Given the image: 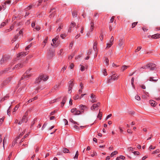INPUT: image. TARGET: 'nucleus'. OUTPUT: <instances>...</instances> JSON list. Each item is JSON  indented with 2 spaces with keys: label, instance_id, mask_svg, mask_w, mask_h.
I'll list each match as a JSON object with an SVG mask.
<instances>
[{
  "label": "nucleus",
  "instance_id": "8fccbe9b",
  "mask_svg": "<svg viewBox=\"0 0 160 160\" xmlns=\"http://www.w3.org/2000/svg\"><path fill=\"white\" fill-rule=\"evenodd\" d=\"M155 148V147H152V145H151L149 148V149L151 150V149H154Z\"/></svg>",
  "mask_w": 160,
  "mask_h": 160
},
{
  "label": "nucleus",
  "instance_id": "aec40b11",
  "mask_svg": "<svg viewBox=\"0 0 160 160\" xmlns=\"http://www.w3.org/2000/svg\"><path fill=\"white\" fill-rule=\"evenodd\" d=\"M8 20H7L5 22L2 23L0 26V28H2V27H4L6 24V23H8Z\"/></svg>",
  "mask_w": 160,
  "mask_h": 160
},
{
  "label": "nucleus",
  "instance_id": "de8ad7c7",
  "mask_svg": "<svg viewBox=\"0 0 160 160\" xmlns=\"http://www.w3.org/2000/svg\"><path fill=\"white\" fill-rule=\"evenodd\" d=\"M32 46V44H30L28 45L27 47L26 48V50H27L29 48L31 47Z\"/></svg>",
  "mask_w": 160,
  "mask_h": 160
},
{
  "label": "nucleus",
  "instance_id": "864d4df0",
  "mask_svg": "<svg viewBox=\"0 0 160 160\" xmlns=\"http://www.w3.org/2000/svg\"><path fill=\"white\" fill-rule=\"evenodd\" d=\"M114 18H115V16H113L110 19V22H113L114 21Z\"/></svg>",
  "mask_w": 160,
  "mask_h": 160
},
{
  "label": "nucleus",
  "instance_id": "2eb2a0df",
  "mask_svg": "<svg viewBox=\"0 0 160 160\" xmlns=\"http://www.w3.org/2000/svg\"><path fill=\"white\" fill-rule=\"evenodd\" d=\"M152 38L154 39H157L160 37V35L158 34H156L152 36Z\"/></svg>",
  "mask_w": 160,
  "mask_h": 160
},
{
  "label": "nucleus",
  "instance_id": "412c9836",
  "mask_svg": "<svg viewBox=\"0 0 160 160\" xmlns=\"http://www.w3.org/2000/svg\"><path fill=\"white\" fill-rule=\"evenodd\" d=\"M83 111H77L74 114V115H79L80 114L82 113H83Z\"/></svg>",
  "mask_w": 160,
  "mask_h": 160
},
{
  "label": "nucleus",
  "instance_id": "69168bd1",
  "mask_svg": "<svg viewBox=\"0 0 160 160\" xmlns=\"http://www.w3.org/2000/svg\"><path fill=\"white\" fill-rule=\"evenodd\" d=\"M30 70H27L24 74H31L30 73Z\"/></svg>",
  "mask_w": 160,
  "mask_h": 160
},
{
  "label": "nucleus",
  "instance_id": "79ce46f5",
  "mask_svg": "<svg viewBox=\"0 0 160 160\" xmlns=\"http://www.w3.org/2000/svg\"><path fill=\"white\" fill-rule=\"evenodd\" d=\"M17 139H16V140H15L12 142V147H13L14 145L15 144V143H16L17 142Z\"/></svg>",
  "mask_w": 160,
  "mask_h": 160
},
{
  "label": "nucleus",
  "instance_id": "a211bd4d",
  "mask_svg": "<svg viewBox=\"0 0 160 160\" xmlns=\"http://www.w3.org/2000/svg\"><path fill=\"white\" fill-rule=\"evenodd\" d=\"M79 108H80L81 110H83L87 108V107L86 106L83 105H80Z\"/></svg>",
  "mask_w": 160,
  "mask_h": 160
},
{
  "label": "nucleus",
  "instance_id": "6e6552de",
  "mask_svg": "<svg viewBox=\"0 0 160 160\" xmlns=\"http://www.w3.org/2000/svg\"><path fill=\"white\" fill-rule=\"evenodd\" d=\"M54 51L53 50L50 49L49 50L48 56V58L50 59L52 57L54 56Z\"/></svg>",
  "mask_w": 160,
  "mask_h": 160
},
{
  "label": "nucleus",
  "instance_id": "f704fd0d",
  "mask_svg": "<svg viewBox=\"0 0 160 160\" xmlns=\"http://www.w3.org/2000/svg\"><path fill=\"white\" fill-rule=\"evenodd\" d=\"M66 99H67V98L65 97L62 100L61 102V103H62V104H64L66 102Z\"/></svg>",
  "mask_w": 160,
  "mask_h": 160
},
{
  "label": "nucleus",
  "instance_id": "4468645a",
  "mask_svg": "<svg viewBox=\"0 0 160 160\" xmlns=\"http://www.w3.org/2000/svg\"><path fill=\"white\" fill-rule=\"evenodd\" d=\"M91 98L92 99V100H91V102H92L93 103L97 101V100L95 98V95H94L93 94H91Z\"/></svg>",
  "mask_w": 160,
  "mask_h": 160
},
{
  "label": "nucleus",
  "instance_id": "5701e85b",
  "mask_svg": "<svg viewBox=\"0 0 160 160\" xmlns=\"http://www.w3.org/2000/svg\"><path fill=\"white\" fill-rule=\"evenodd\" d=\"M28 121V118L27 117H25L24 116H23V117L22 118V121H24L25 122H27Z\"/></svg>",
  "mask_w": 160,
  "mask_h": 160
},
{
  "label": "nucleus",
  "instance_id": "09e8293b",
  "mask_svg": "<svg viewBox=\"0 0 160 160\" xmlns=\"http://www.w3.org/2000/svg\"><path fill=\"white\" fill-rule=\"evenodd\" d=\"M96 45H97V43L96 42H95L94 44V46H93V49L95 51H96Z\"/></svg>",
  "mask_w": 160,
  "mask_h": 160
},
{
  "label": "nucleus",
  "instance_id": "49530a36",
  "mask_svg": "<svg viewBox=\"0 0 160 160\" xmlns=\"http://www.w3.org/2000/svg\"><path fill=\"white\" fill-rule=\"evenodd\" d=\"M64 122L65 123V125H68V122L67 120L65 119H64Z\"/></svg>",
  "mask_w": 160,
  "mask_h": 160
},
{
  "label": "nucleus",
  "instance_id": "dca6fc26",
  "mask_svg": "<svg viewBox=\"0 0 160 160\" xmlns=\"http://www.w3.org/2000/svg\"><path fill=\"white\" fill-rule=\"evenodd\" d=\"M149 103L152 106L155 107L156 105V103L155 101L152 100H150Z\"/></svg>",
  "mask_w": 160,
  "mask_h": 160
},
{
  "label": "nucleus",
  "instance_id": "58836bf2",
  "mask_svg": "<svg viewBox=\"0 0 160 160\" xmlns=\"http://www.w3.org/2000/svg\"><path fill=\"white\" fill-rule=\"evenodd\" d=\"M11 3V1L10 0H8L5 2L4 3V4L6 5V4H10Z\"/></svg>",
  "mask_w": 160,
  "mask_h": 160
},
{
  "label": "nucleus",
  "instance_id": "72a5a7b5",
  "mask_svg": "<svg viewBox=\"0 0 160 160\" xmlns=\"http://www.w3.org/2000/svg\"><path fill=\"white\" fill-rule=\"evenodd\" d=\"M62 25H60L59 28L57 29L56 32H59L61 31V29L62 28Z\"/></svg>",
  "mask_w": 160,
  "mask_h": 160
},
{
  "label": "nucleus",
  "instance_id": "6e6d98bb",
  "mask_svg": "<svg viewBox=\"0 0 160 160\" xmlns=\"http://www.w3.org/2000/svg\"><path fill=\"white\" fill-rule=\"evenodd\" d=\"M79 98V96L78 95H76V96H74L73 97V98L75 100H76V99H78Z\"/></svg>",
  "mask_w": 160,
  "mask_h": 160
},
{
  "label": "nucleus",
  "instance_id": "13d9d810",
  "mask_svg": "<svg viewBox=\"0 0 160 160\" xmlns=\"http://www.w3.org/2000/svg\"><path fill=\"white\" fill-rule=\"evenodd\" d=\"M35 29L37 30H38V31L40 29V27L38 26H36V27L35 28Z\"/></svg>",
  "mask_w": 160,
  "mask_h": 160
},
{
  "label": "nucleus",
  "instance_id": "20e7f679",
  "mask_svg": "<svg viewBox=\"0 0 160 160\" xmlns=\"http://www.w3.org/2000/svg\"><path fill=\"white\" fill-rule=\"evenodd\" d=\"M119 76H117L115 74H113L112 76L109 77V78L108 80L107 81L108 83H110V80H116L118 79Z\"/></svg>",
  "mask_w": 160,
  "mask_h": 160
},
{
  "label": "nucleus",
  "instance_id": "603ef678",
  "mask_svg": "<svg viewBox=\"0 0 160 160\" xmlns=\"http://www.w3.org/2000/svg\"><path fill=\"white\" fill-rule=\"evenodd\" d=\"M135 155H138L139 154V152L138 151H135L134 152H132Z\"/></svg>",
  "mask_w": 160,
  "mask_h": 160
},
{
  "label": "nucleus",
  "instance_id": "e433bc0d",
  "mask_svg": "<svg viewBox=\"0 0 160 160\" xmlns=\"http://www.w3.org/2000/svg\"><path fill=\"white\" fill-rule=\"evenodd\" d=\"M160 150L158 149H157L155 151H153V152H152V154H155V153H158L159 152Z\"/></svg>",
  "mask_w": 160,
  "mask_h": 160
},
{
  "label": "nucleus",
  "instance_id": "a878e982",
  "mask_svg": "<svg viewBox=\"0 0 160 160\" xmlns=\"http://www.w3.org/2000/svg\"><path fill=\"white\" fill-rule=\"evenodd\" d=\"M118 153V152L117 151H114V152H112L111 154V157H113L116 154Z\"/></svg>",
  "mask_w": 160,
  "mask_h": 160
},
{
  "label": "nucleus",
  "instance_id": "1a4fd4ad",
  "mask_svg": "<svg viewBox=\"0 0 160 160\" xmlns=\"http://www.w3.org/2000/svg\"><path fill=\"white\" fill-rule=\"evenodd\" d=\"M31 74H24V75L22 76L21 79L23 80V79H25L26 80H27L29 78V77H31Z\"/></svg>",
  "mask_w": 160,
  "mask_h": 160
},
{
  "label": "nucleus",
  "instance_id": "9d476101",
  "mask_svg": "<svg viewBox=\"0 0 160 160\" xmlns=\"http://www.w3.org/2000/svg\"><path fill=\"white\" fill-rule=\"evenodd\" d=\"M2 58L3 59V61H4L6 63L11 59V57L9 55H5Z\"/></svg>",
  "mask_w": 160,
  "mask_h": 160
},
{
  "label": "nucleus",
  "instance_id": "4c0bfd02",
  "mask_svg": "<svg viewBox=\"0 0 160 160\" xmlns=\"http://www.w3.org/2000/svg\"><path fill=\"white\" fill-rule=\"evenodd\" d=\"M138 23V22H134L132 23V28H134L135 26L137 25Z\"/></svg>",
  "mask_w": 160,
  "mask_h": 160
},
{
  "label": "nucleus",
  "instance_id": "4d7b16f0",
  "mask_svg": "<svg viewBox=\"0 0 160 160\" xmlns=\"http://www.w3.org/2000/svg\"><path fill=\"white\" fill-rule=\"evenodd\" d=\"M11 108V106H10L9 107V109L7 111V114L8 115H9V116H10V111L9 110V109L10 108Z\"/></svg>",
  "mask_w": 160,
  "mask_h": 160
},
{
  "label": "nucleus",
  "instance_id": "ddd939ff",
  "mask_svg": "<svg viewBox=\"0 0 160 160\" xmlns=\"http://www.w3.org/2000/svg\"><path fill=\"white\" fill-rule=\"evenodd\" d=\"M52 41L53 43H51V45L53 47H57L59 43L58 42H57V43H56V41L54 40H52Z\"/></svg>",
  "mask_w": 160,
  "mask_h": 160
},
{
  "label": "nucleus",
  "instance_id": "a19ab883",
  "mask_svg": "<svg viewBox=\"0 0 160 160\" xmlns=\"http://www.w3.org/2000/svg\"><path fill=\"white\" fill-rule=\"evenodd\" d=\"M103 75L105 76H106L107 75L106 69H105L103 70Z\"/></svg>",
  "mask_w": 160,
  "mask_h": 160
},
{
  "label": "nucleus",
  "instance_id": "c756f323",
  "mask_svg": "<svg viewBox=\"0 0 160 160\" xmlns=\"http://www.w3.org/2000/svg\"><path fill=\"white\" fill-rule=\"evenodd\" d=\"M78 151H77L76 152V154H75V156L73 158L74 159L76 158L77 159V158H78Z\"/></svg>",
  "mask_w": 160,
  "mask_h": 160
},
{
  "label": "nucleus",
  "instance_id": "3c124183",
  "mask_svg": "<svg viewBox=\"0 0 160 160\" xmlns=\"http://www.w3.org/2000/svg\"><path fill=\"white\" fill-rule=\"evenodd\" d=\"M76 108H73V109H72L71 110V112L72 113L74 112L76 110Z\"/></svg>",
  "mask_w": 160,
  "mask_h": 160
},
{
  "label": "nucleus",
  "instance_id": "cd10ccee",
  "mask_svg": "<svg viewBox=\"0 0 160 160\" xmlns=\"http://www.w3.org/2000/svg\"><path fill=\"white\" fill-rule=\"evenodd\" d=\"M72 15L73 18L76 17H77V12L75 11H73L72 12Z\"/></svg>",
  "mask_w": 160,
  "mask_h": 160
},
{
  "label": "nucleus",
  "instance_id": "c85d7f7f",
  "mask_svg": "<svg viewBox=\"0 0 160 160\" xmlns=\"http://www.w3.org/2000/svg\"><path fill=\"white\" fill-rule=\"evenodd\" d=\"M19 108V106L18 105H16L15 107L14 108V109L13 110L12 113L14 114V112L16 111Z\"/></svg>",
  "mask_w": 160,
  "mask_h": 160
},
{
  "label": "nucleus",
  "instance_id": "7c9ffc66",
  "mask_svg": "<svg viewBox=\"0 0 160 160\" xmlns=\"http://www.w3.org/2000/svg\"><path fill=\"white\" fill-rule=\"evenodd\" d=\"M59 85H55L54 87L52 88V91H53L54 90H56L57 88H58L59 87Z\"/></svg>",
  "mask_w": 160,
  "mask_h": 160
},
{
  "label": "nucleus",
  "instance_id": "9b49d317",
  "mask_svg": "<svg viewBox=\"0 0 160 160\" xmlns=\"http://www.w3.org/2000/svg\"><path fill=\"white\" fill-rule=\"evenodd\" d=\"M55 9L53 8L51 9L50 13V14L49 16V17L50 18H52V17H53L55 15Z\"/></svg>",
  "mask_w": 160,
  "mask_h": 160
},
{
  "label": "nucleus",
  "instance_id": "774afa93",
  "mask_svg": "<svg viewBox=\"0 0 160 160\" xmlns=\"http://www.w3.org/2000/svg\"><path fill=\"white\" fill-rule=\"evenodd\" d=\"M112 115L111 114H110L108 115L106 118V120H107L108 118H110L112 116Z\"/></svg>",
  "mask_w": 160,
  "mask_h": 160
},
{
  "label": "nucleus",
  "instance_id": "473e14b6",
  "mask_svg": "<svg viewBox=\"0 0 160 160\" xmlns=\"http://www.w3.org/2000/svg\"><path fill=\"white\" fill-rule=\"evenodd\" d=\"M63 151L64 153H68L69 152V150L66 148H64L63 149Z\"/></svg>",
  "mask_w": 160,
  "mask_h": 160
},
{
  "label": "nucleus",
  "instance_id": "b1692460",
  "mask_svg": "<svg viewBox=\"0 0 160 160\" xmlns=\"http://www.w3.org/2000/svg\"><path fill=\"white\" fill-rule=\"evenodd\" d=\"M19 36V35L18 34H17V35L14 36L13 39L12 40V43H13L15 41H16V40L17 39Z\"/></svg>",
  "mask_w": 160,
  "mask_h": 160
},
{
  "label": "nucleus",
  "instance_id": "680f3d73",
  "mask_svg": "<svg viewBox=\"0 0 160 160\" xmlns=\"http://www.w3.org/2000/svg\"><path fill=\"white\" fill-rule=\"evenodd\" d=\"M59 38L58 36H57L55 38L53 39L52 40H54L55 41H57Z\"/></svg>",
  "mask_w": 160,
  "mask_h": 160
},
{
  "label": "nucleus",
  "instance_id": "ea45409f",
  "mask_svg": "<svg viewBox=\"0 0 160 160\" xmlns=\"http://www.w3.org/2000/svg\"><path fill=\"white\" fill-rule=\"evenodd\" d=\"M135 98L138 100V101H139L141 99V98H140V97L138 95H136L135 97Z\"/></svg>",
  "mask_w": 160,
  "mask_h": 160
},
{
  "label": "nucleus",
  "instance_id": "a18cd8bd",
  "mask_svg": "<svg viewBox=\"0 0 160 160\" xmlns=\"http://www.w3.org/2000/svg\"><path fill=\"white\" fill-rule=\"evenodd\" d=\"M142 48L141 47H138L135 50V52H137L139 50H140Z\"/></svg>",
  "mask_w": 160,
  "mask_h": 160
},
{
  "label": "nucleus",
  "instance_id": "5fc2aeb1",
  "mask_svg": "<svg viewBox=\"0 0 160 160\" xmlns=\"http://www.w3.org/2000/svg\"><path fill=\"white\" fill-rule=\"evenodd\" d=\"M80 69L82 71H84L85 70L84 67L83 66L81 65Z\"/></svg>",
  "mask_w": 160,
  "mask_h": 160
},
{
  "label": "nucleus",
  "instance_id": "338daca9",
  "mask_svg": "<svg viewBox=\"0 0 160 160\" xmlns=\"http://www.w3.org/2000/svg\"><path fill=\"white\" fill-rule=\"evenodd\" d=\"M133 148L132 147H129L128 148V150L129 151H132L133 150Z\"/></svg>",
  "mask_w": 160,
  "mask_h": 160
},
{
  "label": "nucleus",
  "instance_id": "f3484780",
  "mask_svg": "<svg viewBox=\"0 0 160 160\" xmlns=\"http://www.w3.org/2000/svg\"><path fill=\"white\" fill-rule=\"evenodd\" d=\"M129 67V66L123 65L122 67L121 68V70L123 72L125 70Z\"/></svg>",
  "mask_w": 160,
  "mask_h": 160
},
{
  "label": "nucleus",
  "instance_id": "37998d69",
  "mask_svg": "<svg viewBox=\"0 0 160 160\" xmlns=\"http://www.w3.org/2000/svg\"><path fill=\"white\" fill-rule=\"evenodd\" d=\"M66 37V35L65 34H62L60 35V37L62 39H64Z\"/></svg>",
  "mask_w": 160,
  "mask_h": 160
},
{
  "label": "nucleus",
  "instance_id": "4be33fe9",
  "mask_svg": "<svg viewBox=\"0 0 160 160\" xmlns=\"http://www.w3.org/2000/svg\"><path fill=\"white\" fill-rule=\"evenodd\" d=\"M153 77H150L149 78V81H150L156 82L158 80V79H154Z\"/></svg>",
  "mask_w": 160,
  "mask_h": 160
},
{
  "label": "nucleus",
  "instance_id": "c9c22d12",
  "mask_svg": "<svg viewBox=\"0 0 160 160\" xmlns=\"http://www.w3.org/2000/svg\"><path fill=\"white\" fill-rule=\"evenodd\" d=\"M73 81H74V80L73 79L71 80V84H70L71 89L73 86L74 84L73 83Z\"/></svg>",
  "mask_w": 160,
  "mask_h": 160
},
{
  "label": "nucleus",
  "instance_id": "6ab92c4d",
  "mask_svg": "<svg viewBox=\"0 0 160 160\" xmlns=\"http://www.w3.org/2000/svg\"><path fill=\"white\" fill-rule=\"evenodd\" d=\"M102 112L100 111V110H99V113L97 116V117L98 118H99V119L101 120L102 119Z\"/></svg>",
  "mask_w": 160,
  "mask_h": 160
},
{
  "label": "nucleus",
  "instance_id": "0eeeda50",
  "mask_svg": "<svg viewBox=\"0 0 160 160\" xmlns=\"http://www.w3.org/2000/svg\"><path fill=\"white\" fill-rule=\"evenodd\" d=\"M100 105V102H98L97 104H94L91 107V109L93 111L95 109L97 110L98 108V107Z\"/></svg>",
  "mask_w": 160,
  "mask_h": 160
},
{
  "label": "nucleus",
  "instance_id": "f8f14e48",
  "mask_svg": "<svg viewBox=\"0 0 160 160\" xmlns=\"http://www.w3.org/2000/svg\"><path fill=\"white\" fill-rule=\"evenodd\" d=\"M12 78V77H9L7 78L3 82V84L6 85L11 80Z\"/></svg>",
  "mask_w": 160,
  "mask_h": 160
},
{
  "label": "nucleus",
  "instance_id": "e2e57ef3",
  "mask_svg": "<svg viewBox=\"0 0 160 160\" xmlns=\"http://www.w3.org/2000/svg\"><path fill=\"white\" fill-rule=\"evenodd\" d=\"M48 40V37H47L46 38V39L43 41V42L44 43H46L47 42V41Z\"/></svg>",
  "mask_w": 160,
  "mask_h": 160
},
{
  "label": "nucleus",
  "instance_id": "bf43d9fd",
  "mask_svg": "<svg viewBox=\"0 0 160 160\" xmlns=\"http://www.w3.org/2000/svg\"><path fill=\"white\" fill-rule=\"evenodd\" d=\"M12 153H11L9 155V156H8V158L6 160H9L11 157V156H12Z\"/></svg>",
  "mask_w": 160,
  "mask_h": 160
},
{
  "label": "nucleus",
  "instance_id": "052dcab7",
  "mask_svg": "<svg viewBox=\"0 0 160 160\" xmlns=\"http://www.w3.org/2000/svg\"><path fill=\"white\" fill-rule=\"evenodd\" d=\"M3 120H4V118H2L0 119V125H1V124L3 122Z\"/></svg>",
  "mask_w": 160,
  "mask_h": 160
},
{
  "label": "nucleus",
  "instance_id": "7ed1b4c3",
  "mask_svg": "<svg viewBox=\"0 0 160 160\" xmlns=\"http://www.w3.org/2000/svg\"><path fill=\"white\" fill-rule=\"evenodd\" d=\"M114 38L113 36H112L109 41L107 43L106 48H110L113 44Z\"/></svg>",
  "mask_w": 160,
  "mask_h": 160
},
{
  "label": "nucleus",
  "instance_id": "f03ea898",
  "mask_svg": "<svg viewBox=\"0 0 160 160\" xmlns=\"http://www.w3.org/2000/svg\"><path fill=\"white\" fill-rule=\"evenodd\" d=\"M118 45L119 48L122 49L124 46V40L122 39H120L118 41Z\"/></svg>",
  "mask_w": 160,
  "mask_h": 160
},
{
  "label": "nucleus",
  "instance_id": "423d86ee",
  "mask_svg": "<svg viewBox=\"0 0 160 160\" xmlns=\"http://www.w3.org/2000/svg\"><path fill=\"white\" fill-rule=\"evenodd\" d=\"M27 63V62H23V63H20L17 65H16L15 67H14L12 69H13L14 68H16L17 69H19V68H21L24 66L25 65V64Z\"/></svg>",
  "mask_w": 160,
  "mask_h": 160
},
{
  "label": "nucleus",
  "instance_id": "39448f33",
  "mask_svg": "<svg viewBox=\"0 0 160 160\" xmlns=\"http://www.w3.org/2000/svg\"><path fill=\"white\" fill-rule=\"evenodd\" d=\"M148 68H150V70H153L156 69V65L155 64L149 63L147 65Z\"/></svg>",
  "mask_w": 160,
  "mask_h": 160
},
{
  "label": "nucleus",
  "instance_id": "393cba45",
  "mask_svg": "<svg viewBox=\"0 0 160 160\" xmlns=\"http://www.w3.org/2000/svg\"><path fill=\"white\" fill-rule=\"evenodd\" d=\"M94 27V22L93 21H92L91 23V27H90V30L91 31H92L93 30Z\"/></svg>",
  "mask_w": 160,
  "mask_h": 160
},
{
  "label": "nucleus",
  "instance_id": "f257e3e1",
  "mask_svg": "<svg viewBox=\"0 0 160 160\" xmlns=\"http://www.w3.org/2000/svg\"><path fill=\"white\" fill-rule=\"evenodd\" d=\"M48 79V77L47 75H42L36 79L35 82V83H38L40 82L42 80H43L44 81H46Z\"/></svg>",
  "mask_w": 160,
  "mask_h": 160
},
{
  "label": "nucleus",
  "instance_id": "bb28decb",
  "mask_svg": "<svg viewBox=\"0 0 160 160\" xmlns=\"http://www.w3.org/2000/svg\"><path fill=\"white\" fill-rule=\"evenodd\" d=\"M27 52H22L19 53V55H21V57L22 56H24L27 54Z\"/></svg>",
  "mask_w": 160,
  "mask_h": 160
},
{
  "label": "nucleus",
  "instance_id": "0e129e2a",
  "mask_svg": "<svg viewBox=\"0 0 160 160\" xmlns=\"http://www.w3.org/2000/svg\"><path fill=\"white\" fill-rule=\"evenodd\" d=\"M5 63L4 61H3V59L2 58L0 60V64H2L3 63Z\"/></svg>",
  "mask_w": 160,
  "mask_h": 160
},
{
  "label": "nucleus",
  "instance_id": "2f4dec72",
  "mask_svg": "<svg viewBox=\"0 0 160 160\" xmlns=\"http://www.w3.org/2000/svg\"><path fill=\"white\" fill-rule=\"evenodd\" d=\"M105 62L106 65L108 66L109 64V60L107 58H105Z\"/></svg>",
  "mask_w": 160,
  "mask_h": 160
},
{
  "label": "nucleus",
  "instance_id": "c03bdc74",
  "mask_svg": "<svg viewBox=\"0 0 160 160\" xmlns=\"http://www.w3.org/2000/svg\"><path fill=\"white\" fill-rule=\"evenodd\" d=\"M134 78L133 77H132V79H131V84L133 87H134L133 82H134Z\"/></svg>",
  "mask_w": 160,
  "mask_h": 160
}]
</instances>
